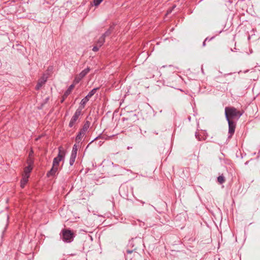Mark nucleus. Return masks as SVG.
Listing matches in <instances>:
<instances>
[{
  "label": "nucleus",
  "instance_id": "nucleus-1",
  "mask_svg": "<svg viewBox=\"0 0 260 260\" xmlns=\"http://www.w3.org/2000/svg\"><path fill=\"white\" fill-rule=\"evenodd\" d=\"M225 114L229 124V133L231 137L234 133L236 123L233 119H238L242 115V113L233 107H225Z\"/></svg>",
  "mask_w": 260,
  "mask_h": 260
},
{
  "label": "nucleus",
  "instance_id": "nucleus-2",
  "mask_svg": "<svg viewBox=\"0 0 260 260\" xmlns=\"http://www.w3.org/2000/svg\"><path fill=\"white\" fill-rule=\"evenodd\" d=\"M66 151L63 147L62 146L59 147L57 156L53 159L52 167L47 174L48 177H55V175L58 173L59 162L64 159Z\"/></svg>",
  "mask_w": 260,
  "mask_h": 260
},
{
  "label": "nucleus",
  "instance_id": "nucleus-3",
  "mask_svg": "<svg viewBox=\"0 0 260 260\" xmlns=\"http://www.w3.org/2000/svg\"><path fill=\"white\" fill-rule=\"evenodd\" d=\"M82 112V109L78 108L76 110L75 113H74V115L72 117L70 123H69V126L70 127H72L73 126V125L75 124V123L76 122L77 120L78 119L79 116L81 114Z\"/></svg>",
  "mask_w": 260,
  "mask_h": 260
},
{
  "label": "nucleus",
  "instance_id": "nucleus-4",
  "mask_svg": "<svg viewBox=\"0 0 260 260\" xmlns=\"http://www.w3.org/2000/svg\"><path fill=\"white\" fill-rule=\"evenodd\" d=\"M73 234L70 230H63L62 231V238L64 241L70 242L73 238Z\"/></svg>",
  "mask_w": 260,
  "mask_h": 260
},
{
  "label": "nucleus",
  "instance_id": "nucleus-5",
  "mask_svg": "<svg viewBox=\"0 0 260 260\" xmlns=\"http://www.w3.org/2000/svg\"><path fill=\"white\" fill-rule=\"evenodd\" d=\"M47 77L43 76L40 80H39L36 89L39 90L46 82Z\"/></svg>",
  "mask_w": 260,
  "mask_h": 260
},
{
  "label": "nucleus",
  "instance_id": "nucleus-6",
  "mask_svg": "<svg viewBox=\"0 0 260 260\" xmlns=\"http://www.w3.org/2000/svg\"><path fill=\"white\" fill-rule=\"evenodd\" d=\"M74 87H75L74 84H72L69 87L68 89L66 91V92H64V93L63 95V97H62L63 99L61 101V102H63V101L64 100V99L66 98H67V96L72 92V91L73 90V89L74 88Z\"/></svg>",
  "mask_w": 260,
  "mask_h": 260
},
{
  "label": "nucleus",
  "instance_id": "nucleus-7",
  "mask_svg": "<svg viewBox=\"0 0 260 260\" xmlns=\"http://www.w3.org/2000/svg\"><path fill=\"white\" fill-rule=\"evenodd\" d=\"M32 168L30 167L27 166L24 169V171L23 173V179H27L29 177V173L32 170Z\"/></svg>",
  "mask_w": 260,
  "mask_h": 260
},
{
  "label": "nucleus",
  "instance_id": "nucleus-8",
  "mask_svg": "<svg viewBox=\"0 0 260 260\" xmlns=\"http://www.w3.org/2000/svg\"><path fill=\"white\" fill-rule=\"evenodd\" d=\"M85 133H84V132H82L80 130L76 138V141L77 142H80L81 141L82 138L85 136Z\"/></svg>",
  "mask_w": 260,
  "mask_h": 260
},
{
  "label": "nucleus",
  "instance_id": "nucleus-9",
  "mask_svg": "<svg viewBox=\"0 0 260 260\" xmlns=\"http://www.w3.org/2000/svg\"><path fill=\"white\" fill-rule=\"evenodd\" d=\"M89 71H90V69L89 68H87L84 69V70H83L79 74V75L80 77V78H83V77H84L87 74V73L89 72Z\"/></svg>",
  "mask_w": 260,
  "mask_h": 260
},
{
  "label": "nucleus",
  "instance_id": "nucleus-10",
  "mask_svg": "<svg viewBox=\"0 0 260 260\" xmlns=\"http://www.w3.org/2000/svg\"><path fill=\"white\" fill-rule=\"evenodd\" d=\"M89 126H90V122L89 121H86L83 126V128L81 129V131L83 132H84V133H86V132H87V131L88 130V128L89 127Z\"/></svg>",
  "mask_w": 260,
  "mask_h": 260
},
{
  "label": "nucleus",
  "instance_id": "nucleus-11",
  "mask_svg": "<svg viewBox=\"0 0 260 260\" xmlns=\"http://www.w3.org/2000/svg\"><path fill=\"white\" fill-rule=\"evenodd\" d=\"M90 98L89 96H88L87 95L84 99H83L81 101V105L83 107V108L84 107L85 104L86 103L89 101V99Z\"/></svg>",
  "mask_w": 260,
  "mask_h": 260
},
{
  "label": "nucleus",
  "instance_id": "nucleus-12",
  "mask_svg": "<svg viewBox=\"0 0 260 260\" xmlns=\"http://www.w3.org/2000/svg\"><path fill=\"white\" fill-rule=\"evenodd\" d=\"M105 42V38L103 36H102L99 38L98 42H96V45L99 46V47H101Z\"/></svg>",
  "mask_w": 260,
  "mask_h": 260
},
{
  "label": "nucleus",
  "instance_id": "nucleus-13",
  "mask_svg": "<svg viewBox=\"0 0 260 260\" xmlns=\"http://www.w3.org/2000/svg\"><path fill=\"white\" fill-rule=\"evenodd\" d=\"M76 155H77L74 154H71L70 159V164L71 166H72L75 162Z\"/></svg>",
  "mask_w": 260,
  "mask_h": 260
},
{
  "label": "nucleus",
  "instance_id": "nucleus-14",
  "mask_svg": "<svg viewBox=\"0 0 260 260\" xmlns=\"http://www.w3.org/2000/svg\"><path fill=\"white\" fill-rule=\"evenodd\" d=\"M27 166L32 168L34 161H33V159L32 157H28L27 160Z\"/></svg>",
  "mask_w": 260,
  "mask_h": 260
},
{
  "label": "nucleus",
  "instance_id": "nucleus-15",
  "mask_svg": "<svg viewBox=\"0 0 260 260\" xmlns=\"http://www.w3.org/2000/svg\"><path fill=\"white\" fill-rule=\"evenodd\" d=\"M99 89V88H93L92 90H91L89 93L88 94H87L88 96H89L90 98H91L92 96H93L96 92V91H97V90H98Z\"/></svg>",
  "mask_w": 260,
  "mask_h": 260
},
{
  "label": "nucleus",
  "instance_id": "nucleus-16",
  "mask_svg": "<svg viewBox=\"0 0 260 260\" xmlns=\"http://www.w3.org/2000/svg\"><path fill=\"white\" fill-rule=\"evenodd\" d=\"M112 29L113 27L111 26L110 28L104 34H103L102 36L105 38V37L109 36L111 33Z\"/></svg>",
  "mask_w": 260,
  "mask_h": 260
},
{
  "label": "nucleus",
  "instance_id": "nucleus-17",
  "mask_svg": "<svg viewBox=\"0 0 260 260\" xmlns=\"http://www.w3.org/2000/svg\"><path fill=\"white\" fill-rule=\"evenodd\" d=\"M82 78H80L79 75H77L74 80V83L73 84H77L79 83L80 80L82 79Z\"/></svg>",
  "mask_w": 260,
  "mask_h": 260
},
{
  "label": "nucleus",
  "instance_id": "nucleus-18",
  "mask_svg": "<svg viewBox=\"0 0 260 260\" xmlns=\"http://www.w3.org/2000/svg\"><path fill=\"white\" fill-rule=\"evenodd\" d=\"M27 181L28 180H21L20 186L22 188H23L27 183Z\"/></svg>",
  "mask_w": 260,
  "mask_h": 260
},
{
  "label": "nucleus",
  "instance_id": "nucleus-19",
  "mask_svg": "<svg viewBox=\"0 0 260 260\" xmlns=\"http://www.w3.org/2000/svg\"><path fill=\"white\" fill-rule=\"evenodd\" d=\"M77 146L76 145H74L73 146L71 154H74L77 155Z\"/></svg>",
  "mask_w": 260,
  "mask_h": 260
},
{
  "label": "nucleus",
  "instance_id": "nucleus-20",
  "mask_svg": "<svg viewBox=\"0 0 260 260\" xmlns=\"http://www.w3.org/2000/svg\"><path fill=\"white\" fill-rule=\"evenodd\" d=\"M103 0H94V4L95 6L99 5Z\"/></svg>",
  "mask_w": 260,
  "mask_h": 260
},
{
  "label": "nucleus",
  "instance_id": "nucleus-21",
  "mask_svg": "<svg viewBox=\"0 0 260 260\" xmlns=\"http://www.w3.org/2000/svg\"><path fill=\"white\" fill-rule=\"evenodd\" d=\"M100 47H99V46L96 44V45L93 47L92 50L94 52L98 51Z\"/></svg>",
  "mask_w": 260,
  "mask_h": 260
},
{
  "label": "nucleus",
  "instance_id": "nucleus-22",
  "mask_svg": "<svg viewBox=\"0 0 260 260\" xmlns=\"http://www.w3.org/2000/svg\"><path fill=\"white\" fill-rule=\"evenodd\" d=\"M33 153H34V151H33V150L31 149V150L30 151V152H29L28 157H32V158Z\"/></svg>",
  "mask_w": 260,
  "mask_h": 260
},
{
  "label": "nucleus",
  "instance_id": "nucleus-23",
  "mask_svg": "<svg viewBox=\"0 0 260 260\" xmlns=\"http://www.w3.org/2000/svg\"><path fill=\"white\" fill-rule=\"evenodd\" d=\"M225 180H222V179H221V180H218V181L219 182V184H222L224 182Z\"/></svg>",
  "mask_w": 260,
  "mask_h": 260
},
{
  "label": "nucleus",
  "instance_id": "nucleus-24",
  "mask_svg": "<svg viewBox=\"0 0 260 260\" xmlns=\"http://www.w3.org/2000/svg\"><path fill=\"white\" fill-rule=\"evenodd\" d=\"M217 179H224V177L222 175H221V176H218Z\"/></svg>",
  "mask_w": 260,
  "mask_h": 260
},
{
  "label": "nucleus",
  "instance_id": "nucleus-25",
  "mask_svg": "<svg viewBox=\"0 0 260 260\" xmlns=\"http://www.w3.org/2000/svg\"><path fill=\"white\" fill-rule=\"evenodd\" d=\"M127 253H132L133 252V251L132 250H127L126 251Z\"/></svg>",
  "mask_w": 260,
  "mask_h": 260
},
{
  "label": "nucleus",
  "instance_id": "nucleus-26",
  "mask_svg": "<svg viewBox=\"0 0 260 260\" xmlns=\"http://www.w3.org/2000/svg\"><path fill=\"white\" fill-rule=\"evenodd\" d=\"M207 40V38H206V39L205 40V41H204V42H203V44L204 46H205L206 45L205 43H206V41Z\"/></svg>",
  "mask_w": 260,
  "mask_h": 260
},
{
  "label": "nucleus",
  "instance_id": "nucleus-27",
  "mask_svg": "<svg viewBox=\"0 0 260 260\" xmlns=\"http://www.w3.org/2000/svg\"><path fill=\"white\" fill-rule=\"evenodd\" d=\"M171 10H170V11H168V12H167V14H169V13H171Z\"/></svg>",
  "mask_w": 260,
  "mask_h": 260
}]
</instances>
